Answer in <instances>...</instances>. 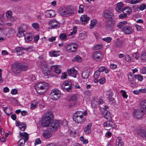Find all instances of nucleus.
Masks as SVG:
<instances>
[{"label": "nucleus", "instance_id": "052dcab7", "mask_svg": "<svg viewBox=\"0 0 146 146\" xmlns=\"http://www.w3.org/2000/svg\"><path fill=\"white\" fill-rule=\"evenodd\" d=\"M98 102L96 101H94L92 102L91 105L94 108H96Z\"/></svg>", "mask_w": 146, "mask_h": 146}, {"label": "nucleus", "instance_id": "3c124183", "mask_svg": "<svg viewBox=\"0 0 146 146\" xmlns=\"http://www.w3.org/2000/svg\"><path fill=\"white\" fill-rule=\"evenodd\" d=\"M119 18L121 19H124L127 18V14L124 13L123 14H120L119 16Z\"/></svg>", "mask_w": 146, "mask_h": 146}, {"label": "nucleus", "instance_id": "a211bd4d", "mask_svg": "<svg viewBox=\"0 0 146 146\" xmlns=\"http://www.w3.org/2000/svg\"><path fill=\"white\" fill-rule=\"evenodd\" d=\"M137 134L143 137H146V131L143 128H140L137 131Z\"/></svg>", "mask_w": 146, "mask_h": 146}, {"label": "nucleus", "instance_id": "0e129e2a", "mask_svg": "<svg viewBox=\"0 0 146 146\" xmlns=\"http://www.w3.org/2000/svg\"><path fill=\"white\" fill-rule=\"evenodd\" d=\"M105 82L106 79L104 77H102L99 81V82L101 84H103L105 83Z\"/></svg>", "mask_w": 146, "mask_h": 146}, {"label": "nucleus", "instance_id": "4be33fe9", "mask_svg": "<svg viewBox=\"0 0 146 146\" xmlns=\"http://www.w3.org/2000/svg\"><path fill=\"white\" fill-rule=\"evenodd\" d=\"M103 116L104 118L108 120H110L112 118V116L109 111L105 110L103 113Z\"/></svg>", "mask_w": 146, "mask_h": 146}, {"label": "nucleus", "instance_id": "f3484780", "mask_svg": "<svg viewBox=\"0 0 146 146\" xmlns=\"http://www.w3.org/2000/svg\"><path fill=\"white\" fill-rule=\"evenodd\" d=\"M124 4L122 2H119L117 3L115 8L116 11L118 13L123 11L124 9Z\"/></svg>", "mask_w": 146, "mask_h": 146}, {"label": "nucleus", "instance_id": "c9c22d12", "mask_svg": "<svg viewBox=\"0 0 146 146\" xmlns=\"http://www.w3.org/2000/svg\"><path fill=\"white\" fill-rule=\"evenodd\" d=\"M97 22V20L96 19L92 20L91 21V23L90 25V29H92L95 27Z\"/></svg>", "mask_w": 146, "mask_h": 146}, {"label": "nucleus", "instance_id": "39448f33", "mask_svg": "<svg viewBox=\"0 0 146 146\" xmlns=\"http://www.w3.org/2000/svg\"><path fill=\"white\" fill-rule=\"evenodd\" d=\"M59 14L62 16L66 17L73 13V11L69 7L62 8L59 9Z\"/></svg>", "mask_w": 146, "mask_h": 146}, {"label": "nucleus", "instance_id": "6e6d98bb", "mask_svg": "<svg viewBox=\"0 0 146 146\" xmlns=\"http://www.w3.org/2000/svg\"><path fill=\"white\" fill-rule=\"evenodd\" d=\"M60 38L62 40H65L67 37L66 35L64 33H62L59 36Z\"/></svg>", "mask_w": 146, "mask_h": 146}, {"label": "nucleus", "instance_id": "5fc2aeb1", "mask_svg": "<svg viewBox=\"0 0 146 146\" xmlns=\"http://www.w3.org/2000/svg\"><path fill=\"white\" fill-rule=\"evenodd\" d=\"M24 50L30 52L33 51L34 50V48L32 46H30L26 48H24Z\"/></svg>", "mask_w": 146, "mask_h": 146}, {"label": "nucleus", "instance_id": "de8ad7c7", "mask_svg": "<svg viewBox=\"0 0 146 146\" xmlns=\"http://www.w3.org/2000/svg\"><path fill=\"white\" fill-rule=\"evenodd\" d=\"M8 35H13L15 33V32L14 30L10 28H8Z\"/></svg>", "mask_w": 146, "mask_h": 146}, {"label": "nucleus", "instance_id": "49530a36", "mask_svg": "<svg viewBox=\"0 0 146 146\" xmlns=\"http://www.w3.org/2000/svg\"><path fill=\"white\" fill-rule=\"evenodd\" d=\"M127 22L123 21L119 23L117 25V27L119 29H121L123 27L124 24H127Z\"/></svg>", "mask_w": 146, "mask_h": 146}, {"label": "nucleus", "instance_id": "338daca9", "mask_svg": "<svg viewBox=\"0 0 146 146\" xmlns=\"http://www.w3.org/2000/svg\"><path fill=\"white\" fill-rule=\"evenodd\" d=\"M41 143V141L40 138H38L36 139L35 141V145H38V144H40Z\"/></svg>", "mask_w": 146, "mask_h": 146}, {"label": "nucleus", "instance_id": "cd10ccee", "mask_svg": "<svg viewBox=\"0 0 146 146\" xmlns=\"http://www.w3.org/2000/svg\"><path fill=\"white\" fill-rule=\"evenodd\" d=\"M43 136L45 138L48 139L51 136V134L50 131H45L43 133Z\"/></svg>", "mask_w": 146, "mask_h": 146}, {"label": "nucleus", "instance_id": "09e8293b", "mask_svg": "<svg viewBox=\"0 0 146 146\" xmlns=\"http://www.w3.org/2000/svg\"><path fill=\"white\" fill-rule=\"evenodd\" d=\"M100 72L98 70L94 73V78H98L100 75Z\"/></svg>", "mask_w": 146, "mask_h": 146}, {"label": "nucleus", "instance_id": "4468645a", "mask_svg": "<svg viewBox=\"0 0 146 146\" xmlns=\"http://www.w3.org/2000/svg\"><path fill=\"white\" fill-rule=\"evenodd\" d=\"M114 22L111 19L107 20L105 23V28L111 30L114 26Z\"/></svg>", "mask_w": 146, "mask_h": 146}, {"label": "nucleus", "instance_id": "774afa93", "mask_svg": "<svg viewBox=\"0 0 146 146\" xmlns=\"http://www.w3.org/2000/svg\"><path fill=\"white\" fill-rule=\"evenodd\" d=\"M135 27L137 29V31H141L142 28L141 26L137 25H135Z\"/></svg>", "mask_w": 146, "mask_h": 146}, {"label": "nucleus", "instance_id": "412c9836", "mask_svg": "<svg viewBox=\"0 0 146 146\" xmlns=\"http://www.w3.org/2000/svg\"><path fill=\"white\" fill-rule=\"evenodd\" d=\"M55 15V11L52 10L47 11L45 13V15L48 17H53Z\"/></svg>", "mask_w": 146, "mask_h": 146}, {"label": "nucleus", "instance_id": "4c0bfd02", "mask_svg": "<svg viewBox=\"0 0 146 146\" xmlns=\"http://www.w3.org/2000/svg\"><path fill=\"white\" fill-rule=\"evenodd\" d=\"M82 61L81 58L78 55L76 56L72 60V62L77 61L78 62H81Z\"/></svg>", "mask_w": 146, "mask_h": 146}, {"label": "nucleus", "instance_id": "c756f323", "mask_svg": "<svg viewBox=\"0 0 146 146\" xmlns=\"http://www.w3.org/2000/svg\"><path fill=\"white\" fill-rule=\"evenodd\" d=\"M124 11L126 14H129L132 12V10L131 7H124L123 11Z\"/></svg>", "mask_w": 146, "mask_h": 146}, {"label": "nucleus", "instance_id": "ea45409f", "mask_svg": "<svg viewBox=\"0 0 146 146\" xmlns=\"http://www.w3.org/2000/svg\"><path fill=\"white\" fill-rule=\"evenodd\" d=\"M19 128L20 130L22 131H24L26 128V125L25 123H22L21 124L19 125Z\"/></svg>", "mask_w": 146, "mask_h": 146}, {"label": "nucleus", "instance_id": "393cba45", "mask_svg": "<svg viewBox=\"0 0 146 146\" xmlns=\"http://www.w3.org/2000/svg\"><path fill=\"white\" fill-rule=\"evenodd\" d=\"M123 43V40L117 39L114 45L115 47L120 48L122 47Z\"/></svg>", "mask_w": 146, "mask_h": 146}, {"label": "nucleus", "instance_id": "5701e85b", "mask_svg": "<svg viewBox=\"0 0 146 146\" xmlns=\"http://www.w3.org/2000/svg\"><path fill=\"white\" fill-rule=\"evenodd\" d=\"M113 15V13L108 10H106L104 12V17L105 18H111Z\"/></svg>", "mask_w": 146, "mask_h": 146}, {"label": "nucleus", "instance_id": "bf43d9fd", "mask_svg": "<svg viewBox=\"0 0 146 146\" xmlns=\"http://www.w3.org/2000/svg\"><path fill=\"white\" fill-rule=\"evenodd\" d=\"M141 58L142 60L146 61V53H145V52L143 53L141 56Z\"/></svg>", "mask_w": 146, "mask_h": 146}, {"label": "nucleus", "instance_id": "680f3d73", "mask_svg": "<svg viewBox=\"0 0 146 146\" xmlns=\"http://www.w3.org/2000/svg\"><path fill=\"white\" fill-rule=\"evenodd\" d=\"M25 38L26 41L28 42L31 41L33 39L32 37L30 36H28L27 38L25 36Z\"/></svg>", "mask_w": 146, "mask_h": 146}, {"label": "nucleus", "instance_id": "2eb2a0df", "mask_svg": "<svg viewBox=\"0 0 146 146\" xmlns=\"http://www.w3.org/2000/svg\"><path fill=\"white\" fill-rule=\"evenodd\" d=\"M51 120V119L49 117H44L41 122L42 126L44 127L48 126L50 123Z\"/></svg>", "mask_w": 146, "mask_h": 146}, {"label": "nucleus", "instance_id": "c03bdc74", "mask_svg": "<svg viewBox=\"0 0 146 146\" xmlns=\"http://www.w3.org/2000/svg\"><path fill=\"white\" fill-rule=\"evenodd\" d=\"M12 12L10 11H8L6 13V17L8 19H9L12 17Z\"/></svg>", "mask_w": 146, "mask_h": 146}, {"label": "nucleus", "instance_id": "e433bc0d", "mask_svg": "<svg viewBox=\"0 0 146 146\" xmlns=\"http://www.w3.org/2000/svg\"><path fill=\"white\" fill-rule=\"evenodd\" d=\"M8 28L2 29L1 32L2 33H0V36H3V34L6 35L8 34Z\"/></svg>", "mask_w": 146, "mask_h": 146}, {"label": "nucleus", "instance_id": "ddd939ff", "mask_svg": "<svg viewBox=\"0 0 146 146\" xmlns=\"http://www.w3.org/2000/svg\"><path fill=\"white\" fill-rule=\"evenodd\" d=\"M48 24L52 29H56L59 28L60 24L56 19H52L48 22Z\"/></svg>", "mask_w": 146, "mask_h": 146}, {"label": "nucleus", "instance_id": "603ef678", "mask_svg": "<svg viewBox=\"0 0 146 146\" xmlns=\"http://www.w3.org/2000/svg\"><path fill=\"white\" fill-rule=\"evenodd\" d=\"M135 78L140 81H142L143 79V77L141 75H137L135 76Z\"/></svg>", "mask_w": 146, "mask_h": 146}, {"label": "nucleus", "instance_id": "9d476101", "mask_svg": "<svg viewBox=\"0 0 146 146\" xmlns=\"http://www.w3.org/2000/svg\"><path fill=\"white\" fill-rule=\"evenodd\" d=\"M72 83L69 81L65 82L62 86V88L64 90H66L68 92H70L72 91Z\"/></svg>", "mask_w": 146, "mask_h": 146}, {"label": "nucleus", "instance_id": "f257e3e1", "mask_svg": "<svg viewBox=\"0 0 146 146\" xmlns=\"http://www.w3.org/2000/svg\"><path fill=\"white\" fill-rule=\"evenodd\" d=\"M12 71L16 74H19L21 71H26L28 68L27 64L23 63L16 62L11 66Z\"/></svg>", "mask_w": 146, "mask_h": 146}, {"label": "nucleus", "instance_id": "f03ea898", "mask_svg": "<svg viewBox=\"0 0 146 146\" xmlns=\"http://www.w3.org/2000/svg\"><path fill=\"white\" fill-rule=\"evenodd\" d=\"M87 111L86 110L84 112L80 111H76L73 115L74 120L77 123H83L85 120V118L84 116L87 115Z\"/></svg>", "mask_w": 146, "mask_h": 146}, {"label": "nucleus", "instance_id": "6ab92c4d", "mask_svg": "<svg viewBox=\"0 0 146 146\" xmlns=\"http://www.w3.org/2000/svg\"><path fill=\"white\" fill-rule=\"evenodd\" d=\"M92 125V124L90 123L84 128V131L86 134H89L91 133V127Z\"/></svg>", "mask_w": 146, "mask_h": 146}, {"label": "nucleus", "instance_id": "a878e982", "mask_svg": "<svg viewBox=\"0 0 146 146\" xmlns=\"http://www.w3.org/2000/svg\"><path fill=\"white\" fill-rule=\"evenodd\" d=\"M52 69H54V71L56 74H59L61 73V70L58 65L52 66Z\"/></svg>", "mask_w": 146, "mask_h": 146}, {"label": "nucleus", "instance_id": "c85d7f7f", "mask_svg": "<svg viewBox=\"0 0 146 146\" xmlns=\"http://www.w3.org/2000/svg\"><path fill=\"white\" fill-rule=\"evenodd\" d=\"M116 144L117 146H123L124 143L122 141L121 138L119 137H117L116 139Z\"/></svg>", "mask_w": 146, "mask_h": 146}, {"label": "nucleus", "instance_id": "f8f14e48", "mask_svg": "<svg viewBox=\"0 0 146 146\" xmlns=\"http://www.w3.org/2000/svg\"><path fill=\"white\" fill-rule=\"evenodd\" d=\"M103 126L105 129L109 130L111 128L115 127V123L112 121L109 120L104 123Z\"/></svg>", "mask_w": 146, "mask_h": 146}, {"label": "nucleus", "instance_id": "b1692460", "mask_svg": "<svg viewBox=\"0 0 146 146\" xmlns=\"http://www.w3.org/2000/svg\"><path fill=\"white\" fill-rule=\"evenodd\" d=\"M140 108L143 110L146 114V100H143L140 103Z\"/></svg>", "mask_w": 146, "mask_h": 146}, {"label": "nucleus", "instance_id": "69168bd1", "mask_svg": "<svg viewBox=\"0 0 146 146\" xmlns=\"http://www.w3.org/2000/svg\"><path fill=\"white\" fill-rule=\"evenodd\" d=\"M139 8L140 10L143 11L146 9V5L142 4L140 6Z\"/></svg>", "mask_w": 146, "mask_h": 146}, {"label": "nucleus", "instance_id": "dca6fc26", "mask_svg": "<svg viewBox=\"0 0 146 146\" xmlns=\"http://www.w3.org/2000/svg\"><path fill=\"white\" fill-rule=\"evenodd\" d=\"M122 31L126 34L130 35L133 33V30L131 27L129 26H125L122 29Z\"/></svg>", "mask_w": 146, "mask_h": 146}, {"label": "nucleus", "instance_id": "aec40b11", "mask_svg": "<svg viewBox=\"0 0 146 146\" xmlns=\"http://www.w3.org/2000/svg\"><path fill=\"white\" fill-rule=\"evenodd\" d=\"M89 19V17L86 15H82L80 18L82 23L84 24H86Z\"/></svg>", "mask_w": 146, "mask_h": 146}, {"label": "nucleus", "instance_id": "a19ab883", "mask_svg": "<svg viewBox=\"0 0 146 146\" xmlns=\"http://www.w3.org/2000/svg\"><path fill=\"white\" fill-rule=\"evenodd\" d=\"M17 29L18 31L17 34V36L19 37H21L24 35V31H21Z\"/></svg>", "mask_w": 146, "mask_h": 146}, {"label": "nucleus", "instance_id": "9b49d317", "mask_svg": "<svg viewBox=\"0 0 146 146\" xmlns=\"http://www.w3.org/2000/svg\"><path fill=\"white\" fill-rule=\"evenodd\" d=\"M102 53L100 51L94 52L92 54L93 58L97 61H100L102 59Z\"/></svg>", "mask_w": 146, "mask_h": 146}, {"label": "nucleus", "instance_id": "0eeeda50", "mask_svg": "<svg viewBox=\"0 0 146 146\" xmlns=\"http://www.w3.org/2000/svg\"><path fill=\"white\" fill-rule=\"evenodd\" d=\"M145 114V113L143 111V110L140 108L135 110L133 112L134 117L137 119L142 118Z\"/></svg>", "mask_w": 146, "mask_h": 146}, {"label": "nucleus", "instance_id": "72a5a7b5", "mask_svg": "<svg viewBox=\"0 0 146 146\" xmlns=\"http://www.w3.org/2000/svg\"><path fill=\"white\" fill-rule=\"evenodd\" d=\"M89 73L88 72L86 71H83L82 74V78L84 79H87L89 76Z\"/></svg>", "mask_w": 146, "mask_h": 146}, {"label": "nucleus", "instance_id": "20e7f679", "mask_svg": "<svg viewBox=\"0 0 146 146\" xmlns=\"http://www.w3.org/2000/svg\"><path fill=\"white\" fill-rule=\"evenodd\" d=\"M40 66L44 75L46 76L50 75V72L48 67L47 63L44 61H42L40 62Z\"/></svg>", "mask_w": 146, "mask_h": 146}, {"label": "nucleus", "instance_id": "6e6552de", "mask_svg": "<svg viewBox=\"0 0 146 146\" xmlns=\"http://www.w3.org/2000/svg\"><path fill=\"white\" fill-rule=\"evenodd\" d=\"M51 98L53 100H56L60 97V92L57 89H54L52 90L51 93Z\"/></svg>", "mask_w": 146, "mask_h": 146}, {"label": "nucleus", "instance_id": "e2e57ef3", "mask_svg": "<svg viewBox=\"0 0 146 146\" xmlns=\"http://www.w3.org/2000/svg\"><path fill=\"white\" fill-rule=\"evenodd\" d=\"M102 39L103 40L108 42H110L112 39V38L110 37H107L106 38H103Z\"/></svg>", "mask_w": 146, "mask_h": 146}, {"label": "nucleus", "instance_id": "79ce46f5", "mask_svg": "<svg viewBox=\"0 0 146 146\" xmlns=\"http://www.w3.org/2000/svg\"><path fill=\"white\" fill-rule=\"evenodd\" d=\"M102 48V44H98L96 45L93 48L94 50H100Z\"/></svg>", "mask_w": 146, "mask_h": 146}, {"label": "nucleus", "instance_id": "1a4fd4ad", "mask_svg": "<svg viewBox=\"0 0 146 146\" xmlns=\"http://www.w3.org/2000/svg\"><path fill=\"white\" fill-rule=\"evenodd\" d=\"M77 45L76 43H71L65 46L66 50L69 52H74L76 50Z\"/></svg>", "mask_w": 146, "mask_h": 146}, {"label": "nucleus", "instance_id": "13d9d810", "mask_svg": "<svg viewBox=\"0 0 146 146\" xmlns=\"http://www.w3.org/2000/svg\"><path fill=\"white\" fill-rule=\"evenodd\" d=\"M141 0H131L130 3L132 4H136L140 2Z\"/></svg>", "mask_w": 146, "mask_h": 146}, {"label": "nucleus", "instance_id": "58836bf2", "mask_svg": "<svg viewBox=\"0 0 146 146\" xmlns=\"http://www.w3.org/2000/svg\"><path fill=\"white\" fill-rule=\"evenodd\" d=\"M38 103L35 100L33 101L31 106V109H33L36 108L37 106Z\"/></svg>", "mask_w": 146, "mask_h": 146}, {"label": "nucleus", "instance_id": "2f4dec72", "mask_svg": "<svg viewBox=\"0 0 146 146\" xmlns=\"http://www.w3.org/2000/svg\"><path fill=\"white\" fill-rule=\"evenodd\" d=\"M28 134L25 132H23L20 134V136L21 137H25V138H23L24 140L26 141H28L29 138Z\"/></svg>", "mask_w": 146, "mask_h": 146}, {"label": "nucleus", "instance_id": "423d86ee", "mask_svg": "<svg viewBox=\"0 0 146 146\" xmlns=\"http://www.w3.org/2000/svg\"><path fill=\"white\" fill-rule=\"evenodd\" d=\"M61 125V121L59 120H54L49 125L48 129L50 131H54L59 127Z\"/></svg>", "mask_w": 146, "mask_h": 146}, {"label": "nucleus", "instance_id": "864d4df0", "mask_svg": "<svg viewBox=\"0 0 146 146\" xmlns=\"http://www.w3.org/2000/svg\"><path fill=\"white\" fill-rule=\"evenodd\" d=\"M84 12V6L82 5H80L79 6L78 13H82Z\"/></svg>", "mask_w": 146, "mask_h": 146}, {"label": "nucleus", "instance_id": "7c9ffc66", "mask_svg": "<svg viewBox=\"0 0 146 146\" xmlns=\"http://www.w3.org/2000/svg\"><path fill=\"white\" fill-rule=\"evenodd\" d=\"M17 29L24 32L27 29V26L25 24H22L17 27Z\"/></svg>", "mask_w": 146, "mask_h": 146}, {"label": "nucleus", "instance_id": "37998d69", "mask_svg": "<svg viewBox=\"0 0 146 146\" xmlns=\"http://www.w3.org/2000/svg\"><path fill=\"white\" fill-rule=\"evenodd\" d=\"M27 141L24 140L23 138L21 139L19 141V143H20L19 146H23L25 144V142Z\"/></svg>", "mask_w": 146, "mask_h": 146}, {"label": "nucleus", "instance_id": "a18cd8bd", "mask_svg": "<svg viewBox=\"0 0 146 146\" xmlns=\"http://www.w3.org/2000/svg\"><path fill=\"white\" fill-rule=\"evenodd\" d=\"M77 100V97L76 95H73L71 96L69 99L70 101L75 102Z\"/></svg>", "mask_w": 146, "mask_h": 146}, {"label": "nucleus", "instance_id": "473e14b6", "mask_svg": "<svg viewBox=\"0 0 146 146\" xmlns=\"http://www.w3.org/2000/svg\"><path fill=\"white\" fill-rule=\"evenodd\" d=\"M100 72H105L106 73H108L109 71V70L107 69L104 67H100L98 70Z\"/></svg>", "mask_w": 146, "mask_h": 146}, {"label": "nucleus", "instance_id": "7ed1b4c3", "mask_svg": "<svg viewBox=\"0 0 146 146\" xmlns=\"http://www.w3.org/2000/svg\"><path fill=\"white\" fill-rule=\"evenodd\" d=\"M48 84L46 82H40L35 85V88L38 94H42L48 88Z\"/></svg>", "mask_w": 146, "mask_h": 146}, {"label": "nucleus", "instance_id": "f704fd0d", "mask_svg": "<svg viewBox=\"0 0 146 146\" xmlns=\"http://www.w3.org/2000/svg\"><path fill=\"white\" fill-rule=\"evenodd\" d=\"M44 116L47 118L49 117L51 119L53 116V113L51 111H48L44 114Z\"/></svg>", "mask_w": 146, "mask_h": 146}, {"label": "nucleus", "instance_id": "bb28decb", "mask_svg": "<svg viewBox=\"0 0 146 146\" xmlns=\"http://www.w3.org/2000/svg\"><path fill=\"white\" fill-rule=\"evenodd\" d=\"M68 72L69 74L74 77L76 76V72L75 70L73 68L68 70Z\"/></svg>", "mask_w": 146, "mask_h": 146}, {"label": "nucleus", "instance_id": "4d7b16f0", "mask_svg": "<svg viewBox=\"0 0 146 146\" xmlns=\"http://www.w3.org/2000/svg\"><path fill=\"white\" fill-rule=\"evenodd\" d=\"M120 92L122 93L123 97L124 98H127L128 95L126 94V92L124 90H121Z\"/></svg>", "mask_w": 146, "mask_h": 146}, {"label": "nucleus", "instance_id": "8fccbe9b", "mask_svg": "<svg viewBox=\"0 0 146 146\" xmlns=\"http://www.w3.org/2000/svg\"><path fill=\"white\" fill-rule=\"evenodd\" d=\"M24 50V48L22 47H18L15 49V50L17 52H19Z\"/></svg>", "mask_w": 146, "mask_h": 146}]
</instances>
